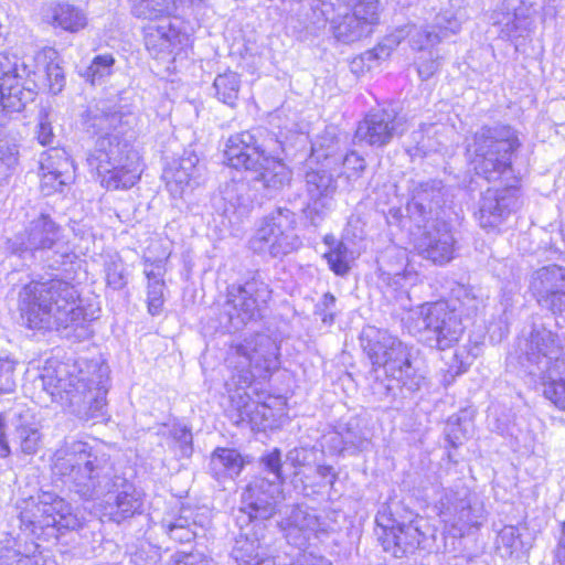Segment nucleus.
Masks as SVG:
<instances>
[{
    "label": "nucleus",
    "instance_id": "1",
    "mask_svg": "<svg viewBox=\"0 0 565 565\" xmlns=\"http://www.w3.org/2000/svg\"><path fill=\"white\" fill-rule=\"evenodd\" d=\"M51 471L86 500L107 498V514L118 523L141 511V494L114 476L108 456L86 441L65 439L51 457Z\"/></svg>",
    "mask_w": 565,
    "mask_h": 565
},
{
    "label": "nucleus",
    "instance_id": "2",
    "mask_svg": "<svg viewBox=\"0 0 565 565\" xmlns=\"http://www.w3.org/2000/svg\"><path fill=\"white\" fill-rule=\"evenodd\" d=\"M39 382L52 401L67 403L78 418L88 420L103 416L108 384L106 365L93 361L49 362Z\"/></svg>",
    "mask_w": 565,
    "mask_h": 565
},
{
    "label": "nucleus",
    "instance_id": "3",
    "mask_svg": "<svg viewBox=\"0 0 565 565\" xmlns=\"http://www.w3.org/2000/svg\"><path fill=\"white\" fill-rule=\"evenodd\" d=\"M76 288L62 279L32 281L20 294L23 324L34 330L77 328L85 321Z\"/></svg>",
    "mask_w": 565,
    "mask_h": 565
},
{
    "label": "nucleus",
    "instance_id": "4",
    "mask_svg": "<svg viewBox=\"0 0 565 565\" xmlns=\"http://www.w3.org/2000/svg\"><path fill=\"white\" fill-rule=\"evenodd\" d=\"M279 151H282L281 142L273 136L258 143L254 134L242 131L227 139L224 157L232 168L252 172L253 179L274 196L292 180V171L278 158Z\"/></svg>",
    "mask_w": 565,
    "mask_h": 565
},
{
    "label": "nucleus",
    "instance_id": "5",
    "mask_svg": "<svg viewBox=\"0 0 565 565\" xmlns=\"http://www.w3.org/2000/svg\"><path fill=\"white\" fill-rule=\"evenodd\" d=\"M119 121L117 114L94 117L93 127L105 131L95 143L87 158L88 164L96 170L100 183L108 190L129 189L140 179L142 168L138 151L128 143L120 142L117 136L108 134Z\"/></svg>",
    "mask_w": 565,
    "mask_h": 565
},
{
    "label": "nucleus",
    "instance_id": "6",
    "mask_svg": "<svg viewBox=\"0 0 565 565\" xmlns=\"http://www.w3.org/2000/svg\"><path fill=\"white\" fill-rule=\"evenodd\" d=\"M361 344L377 373L383 369L387 377L396 380L411 391H416L425 381L414 348L403 343L390 332L375 327H366L361 334Z\"/></svg>",
    "mask_w": 565,
    "mask_h": 565
},
{
    "label": "nucleus",
    "instance_id": "7",
    "mask_svg": "<svg viewBox=\"0 0 565 565\" xmlns=\"http://www.w3.org/2000/svg\"><path fill=\"white\" fill-rule=\"evenodd\" d=\"M519 147V138L511 127L483 126L473 134L468 152L476 172L491 181L511 168V156Z\"/></svg>",
    "mask_w": 565,
    "mask_h": 565
},
{
    "label": "nucleus",
    "instance_id": "8",
    "mask_svg": "<svg viewBox=\"0 0 565 565\" xmlns=\"http://www.w3.org/2000/svg\"><path fill=\"white\" fill-rule=\"evenodd\" d=\"M19 509L21 523L33 534L49 531V535H54L55 531L77 530L82 526L81 518L72 511L71 505L50 492L23 500Z\"/></svg>",
    "mask_w": 565,
    "mask_h": 565
},
{
    "label": "nucleus",
    "instance_id": "9",
    "mask_svg": "<svg viewBox=\"0 0 565 565\" xmlns=\"http://www.w3.org/2000/svg\"><path fill=\"white\" fill-rule=\"evenodd\" d=\"M296 225V214L288 209L279 207L260 221L249 239V247L260 255L284 257L301 246Z\"/></svg>",
    "mask_w": 565,
    "mask_h": 565
},
{
    "label": "nucleus",
    "instance_id": "10",
    "mask_svg": "<svg viewBox=\"0 0 565 565\" xmlns=\"http://www.w3.org/2000/svg\"><path fill=\"white\" fill-rule=\"evenodd\" d=\"M227 361L238 370V388L249 387L254 377H266L278 367V347L266 334H255L231 348Z\"/></svg>",
    "mask_w": 565,
    "mask_h": 565
},
{
    "label": "nucleus",
    "instance_id": "11",
    "mask_svg": "<svg viewBox=\"0 0 565 565\" xmlns=\"http://www.w3.org/2000/svg\"><path fill=\"white\" fill-rule=\"evenodd\" d=\"M415 327L430 347L439 350L452 347L463 332L460 319L444 301L422 305L416 311Z\"/></svg>",
    "mask_w": 565,
    "mask_h": 565
},
{
    "label": "nucleus",
    "instance_id": "12",
    "mask_svg": "<svg viewBox=\"0 0 565 565\" xmlns=\"http://www.w3.org/2000/svg\"><path fill=\"white\" fill-rule=\"evenodd\" d=\"M21 253H31L35 256L52 252L53 262L50 267L65 264L73 255L68 243L63 241L62 228L47 214H41L32 220L19 236Z\"/></svg>",
    "mask_w": 565,
    "mask_h": 565
},
{
    "label": "nucleus",
    "instance_id": "13",
    "mask_svg": "<svg viewBox=\"0 0 565 565\" xmlns=\"http://www.w3.org/2000/svg\"><path fill=\"white\" fill-rule=\"evenodd\" d=\"M270 298L269 286L256 277L243 285L231 286L227 289L224 312L232 328L237 330L249 321L262 318Z\"/></svg>",
    "mask_w": 565,
    "mask_h": 565
},
{
    "label": "nucleus",
    "instance_id": "14",
    "mask_svg": "<svg viewBox=\"0 0 565 565\" xmlns=\"http://www.w3.org/2000/svg\"><path fill=\"white\" fill-rule=\"evenodd\" d=\"M521 363L532 374H542L561 367L565 360L559 337L544 327H534L529 338L519 344Z\"/></svg>",
    "mask_w": 565,
    "mask_h": 565
},
{
    "label": "nucleus",
    "instance_id": "15",
    "mask_svg": "<svg viewBox=\"0 0 565 565\" xmlns=\"http://www.w3.org/2000/svg\"><path fill=\"white\" fill-rule=\"evenodd\" d=\"M471 492L462 482L443 489L437 502L443 522L462 535L481 524V510L471 503Z\"/></svg>",
    "mask_w": 565,
    "mask_h": 565
},
{
    "label": "nucleus",
    "instance_id": "16",
    "mask_svg": "<svg viewBox=\"0 0 565 565\" xmlns=\"http://www.w3.org/2000/svg\"><path fill=\"white\" fill-rule=\"evenodd\" d=\"M422 522L423 519H416L408 523H397L385 514L377 515L376 523L383 531L380 540L384 550L395 557L415 551L425 537Z\"/></svg>",
    "mask_w": 565,
    "mask_h": 565
},
{
    "label": "nucleus",
    "instance_id": "17",
    "mask_svg": "<svg viewBox=\"0 0 565 565\" xmlns=\"http://www.w3.org/2000/svg\"><path fill=\"white\" fill-rule=\"evenodd\" d=\"M530 288L537 302L553 315L565 311V268L551 265L537 269Z\"/></svg>",
    "mask_w": 565,
    "mask_h": 565
},
{
    "label": "nucleus",
    "instance_id": "18",
    "mask_svg": "<svg viewBox=\"0 0 565 565\" xmlns=\"http://www.w3.org/2000/svg\"><path fill=\"white\" fill-rule=\"evenodd\" d=\"M455 247L456 239L451 227L445 221L426 225L415 243L418 255L436 265L449 263L454 258Z\"/></svg>",
    "mask_w": 565,
    "mask_h": 565
},
{
    "label": "nucleus",
    "instance_id": "19",
    "mask_svg": "<svg viewBox=\"0 0 565 565\" xmlns=\"http://www.w3.org/2000/svg\"><path fill=\"white\" fill-rule=\"evenodd\" d=\"M280 494L277 482L256 478L242 494L239 512L247 521L269 519L275 512V504Z\"/></svg>",
    "mask_w": 565,
    "mask_h": 565
},
{
    "label": "nucleus",
    "instance_id": "20",
    "mask_svg": "<svg viewBox=\"0 0 565 565\" xmlns=\"http://www.w3.org/2000/svg\"><path fill=\"white\" fill-rule=\"evenodd\" d=\"M403 121L393 110L380 109L370 113L359 122L355 139L373 147L387 145L402 134Z\"/></svg>",
    "mask_w": 565,
    "mask_h": 565
},
{
    "label": "nucleus",
    "instance_id": "21",
    "mask_svg": "<svg viewBox=\"0 0 565 565\" xmlns=\"http://www.w3.org/2000/svg\"><path fill=\"white\" fill-rule=\"evenodd\" d=\"M521 206L519 190L505 188L488 189L481 199L478 221L483 228H494Z\"/></svg>",
    "mask_w": 565,
    "mask_h": 565
},
{
    "label": "nucleus",
    "instance_id": "22",
    "mask_svg": "<svg viewBox=\"0 0 565 565\" xmlns=\"http://www.w3.org/2000/svg\"><path fill=\"white\" fill-rule=\"evenodd\" d=\"M306 193L308 196V210L316 214H324L332 207L338 191L337 173L332 167L321 164L311 168L305 174Z\"/></svg>",
    "mask_w": 565,
    "mask_h": 565
},
{
    "label": "nucleus",
    "instance_id": "23",
    "mask_svg": "<svg viewBox=\"0 0 565 565\" xmlns=\"http://www.w3.org/2000/svg\"><path fill=\"white\" fill-rule=\"evenodd\" d=\"M32 99L31 89H24L17 73V64L0 53V107L10 113L21 111Z\"/></svg>",
    "mask_w": 565,
    "mask_h": 565
},
{
    "label": "nucleus",
    "instance_id": "24",
    "mask_svg": "<svg viewBox=\"0 0 565 565\" xmlns=\"http://www.w3.org/2000/svg\"><path fill=\"white\" fill-rule=\"evenodd\" d=\"M188 40L186 34L181 33L167 18L145 29L146 47L156 57L178 54Z\"/></svg>",
    "mask_w": 565,
    "mask_h": 565
},
{
    "label": "nucleus",
    "instance_id": "25",
    "mask_svg": "<svg viewBox=\"0 0 565 565\" xmlns=\"http://www.w3.org/2000/svg\"><path fill=\"white\" fill-rule=\"evenodd\" d=\"M530 8L524 0H503L492 14L493 24L500 26V35L516 39L523 35L529 26Z\"/></svg>",
    "mask_w": 565,
    "mask_h": 565
},
{
    "label": "nucleus",
    "instance_id": "26",
    "mask_svg": "<svg viewBox=\"0 0 565 565\" xmlns=\"http://www.w3.org/2000/svg\"><path fill=\"white\" fill-rule=\"evenodd\" d=\"M42 188L60 191L70 183L74 174L73 162L63 149L53 148L41 159Z\"/></svg>",
    "mask_w": 565,
    "mask_h": 565
},
{
    "label": "nucleus",
    "instance_id": "27",
    "mask_svg": "<svg viewBox=\"0 0 565 565\" xmlns=\"http://www.w3.org/2000/svg\"><path fill=\"white\" fill-rule=\"evenodd\" d=\"M34 84L40 89L56 95L65 85V75L58 62V54L52 47H45L35 56V70L33 71Z\"/></svg>",
    "mask_w": 565,
    "mask_h": 565
},
{
    "label": "nucleus",
    "instance_id": "28",
    "mask_svg": "<svg viewBox=\"0 0 565 565\" xmlns=\"http://www.w3.org/2000/svg\"><path fill=\"white\" fill-rule=\"evenodd\" d=\"M320 524L318 518L302 508L292 509L287 519L286 539L289 544L303 548L316 536Z\"/></svg>",
    "mask_w": 565,
    "mask_h": 565
},
{
    "label": "nucleus",
    "instance_id": "29",
    "mask_svg": "<svg viewBox=\"0 0 565 565\" xmlns=\"http://www.w3.org/2000/svg\"><path fill=\"white\" fill-rule=\"evenodd\" d=\"M3 423L13 427V433L25 430L29 427L41 426L36 418L34 409L24 403H15L0 416V458L10 455V447L3 430Z\"/></svg>",
    "mask_w": 565,
    "mask_h": 565
},
{
    "label": "nucleus",
    "instance_id": "30",
    "mask_svg": "<svg viewBox=\"0 0 565 565\" xmlns=\"http://www.w3.org/2000/svg\"><path fill=\"white\" fill-rule=\"evenodd\" d=\"M236 565H276L274 557L255 536L239 534L232 550Z\"/></svg>",
    "mask_w": 565,
    "mask_h": 565
},
{
    "label": "nucleus",
    "instance_id": "31",
    "mask_svg": "<svg viewBox=\"0 0 565 565\" xmlns=\"http://www.w3.org/2000/svg\"><path fill=\"white\" fill-rule=\"evenodd\" d=\"M196 157L190 154L173 161L164 169L163 179L172 195H182L184 190L190 185L196 174Z\"/></svg>",
    "mask_w": 565,
    "mask_h": 565
},
{
    "label": "nucleus",
    "instance_id": "32",
    "mask_svg": "<svg viewBox=\"0 0 565 565\" xmlns=\"http://www.w3.org/2000/svg\"><path fill=\"white\" fill-rule=\"evenodd\" d=\"M244 465L242 455L230 448L215 449L210 460V468L216 479L237 477Z\"/></svg>",
    "mask_w": 565,
    "mask_h": 565
},
{
    "label": "nucleus",
    "instance_id": "33",
    "mask_svg": "<svg viewBox=\"0 0 565 565\" xmlns=\"http://www.w3.org/2000/svg\"><path fill=\"white\" fill-rule=\"evenodd\" d=\"M220 196L223 201L222 207L225 214H243L250 203L248 185L244 181L231 180L226 182L220 190Z\"/></svg>",
    "mask_w": 565,
    "mask_h": 565
},
{
    "label": "nucleus",
    "instance_id": "34",
    "mask_svg": "<svg viewBox=\"0 0 565 565\" xmlns=\"http://www.w3.org/2000/svg\"><path fill=\"white\" fill-rule=\"evenodd\" d=\"M46 18L53 26H58L73 33L84 29L87 24L85 14L68 3L53 6L50 8Z\"/></svg>",
    "mask_w": 565,
    "mask_h": 565
},
{
    "label": "nucleus",
    "instance_id": "35",
    "mask_svg": "<svg viewBox=\"0 0 565 565\" xmlns=\"http://www.w3.org/2000/svg\"><path fill=\"white\" fill-rule=\"evenodd\" d=\"M340 148L337 129L329 127L312 142L311 156L318 161H324L328 167L337 166L341 159Z\"/></svg>",
    "mask_w": 565,
    "mask_h": 565
},
{
    "label": "nucleus",
    "instance_id": "36",
    "mask_svg": "<svg viewBox=\"0 0 565 565\" xmlns=\"http://www.w3.org/2000/svg\"><path fill=\"white\" fill-rule=\"evenodd\" d=\"M332 32L334 38L343 43L359 41L372 33L361 21H358L350 11H345L333 18Z\"/></svg>",
    "mask_w": 565,
    "mask_h": 565
},
{
    "label": "nucleus",
    "instance_id": "37",
    "mask_svg": "<svg viewBox=\"0 0 565 565\" xmlns=\"http://www.w3.org/2000/svg\"><path fill=\"white\" fill-rule=\"evenodd\" d=\"M544 382V396L559 409H565V360L561 367L541 374Z\"/></svg>",
    "mask_w": 565,
    "mask_h": 565
},
{
    "label": "nucleus",
    "instance_id": "38",
    "mask_svg": "<svg viewBox=\"0 0 565 565\" xmlns=\"http://www.w3.org/2000/svg\"><path fill=\"white\" fill-rule=\"evenodd\" d=\"M350 8V13L361 21L371 32L380 22L381 7L379 0H338Z\"/></svg>",
    "mask_w": 565,
    "mask_h": 565
},
{
    "label": "nucleus",
    "instance_id": "39",
    "mask_svg": "<svg viewBox=\"0 0 565 565\" xmlns=\"http://www.w3.org/2000/svg\"><path fill=\"white\" fill-rule=\"evenodd\" d=\"M131 13L143 20H162L172 11V0H129Z\"/></svg>",
    "mask_w": 565,
    "mask_h": 565
},
{
    "label": "nucleus",
    "instance_id": "40",
    "mask_svg": "<svg viewBox=\"0 0 565 565\" xmlns=\"http://www.w3.org/2000/svg\"><path fill=\"white\" fill-rule=\"evenodd\" d=\"M213 88L218 100L233 107L238 99L241 88L239 75L232 71L218 74L213 82Z\"/></svg>",
    "mask_w": 565,
    "mask_h": 565
},
{
    "label": "nucleus",
    "instance_id": "41",
    "mask_svg": "<svg viewBox=\"0 0 565 565\" xmlns=\"http://www.w3.org/2000/svg\"><path fill=\"white\" fill-rule=\"evenodd\" d=\"M443 198L440 182L430 181L420 183L413 193V201L419 210L431 212L434 206H438Z\"/></svg>",
    "mask_w": 565,
    "mask_h": 565
},
{
    "label": "nucleus",
    "instance_id": "42",
    "mask_svg": "<svg viewBox=\"0 0 565 565\" xmlns=\"http://www.w3.org/2000/svg\"><path fill=\"white\" fill-rule=\"evenodd\" d=\"M497 546L508 556H519L524 551L520 529L514 525L504 526L498 534Z\"/></svg>",
    "mask_w": 565,
    "mask_h": 565
},
{
    "label": "nucleus",
    "instance_id": "43",
    "mask_svg": "<svg viewBox=\"0 0 565 565\" xmlns=\"http://www.w3.org/2000/svg\"><path fill=\"white\" fill-rule=\"evenodd\" d=\"M41 426L29 427L25 430L13 433V443L24 455H34L42 445Z\"/></svg>",
    "mask_w": 565,
    "mask_h": 565
},
{
    "label": "nucleus",
    "instance_id": "44",
    "mask_svg": "<svg viewBox=\"0 0 565 565\" xmlns=\"http://www.w3.org/2000/svg\"><path fill=\"white\" fill-rule=\"evenodd\" d=\"M343 170L337 172V177L343 175L349 184H352L359 180L366 168L365 159L355 151L347 153L343 158L341 157Z\"/></svg>",
    "mask_w": 565,
    "mask_h": 565
},
{
    "label": "nucleus",
    "instance_id": "45",
    "mask_svg": "<svg viewBox=\"0 0 565 565\" xmlns=\"http://www.w3.org/2000/svg\"><path fill=\"white\" fill-rule=\"evenodd\" d=\"M284 401L280 397H267L266 399H262V396L257 395L256 401L252 402H245L242 406L241 414L242 416H248L250 419H254L252 417V414L256 412L257 414H260L264 419H269L274 416L271 413L273 407L275 406H282Z\"/></svg>",
    "mask_w": 565,
    "mask_h": 565
},
{
    "label": "nucleus",
    "instance_id": "46",
    "mask_svg": "<svg viewBox=\"0 0 565 565\" xmlns=\"http://www.w3.org/2000/svg\"><path fill=\"white\" fill-rule=\"evenodd\" d=\"M443 36H445V34L440 35L431 30L414 28L409 32V43L413 50L428 53L433 51L431 49L435 45L440 43Z\"/></svg>",
    "mask_w": 565,
    "mask_h": 565
},
{
    "label": "nucleus",
    "instance_id": "47",
    "mask_svg": "<svg viewBox=\"0 0 565 565\" xmlns=\"http://www.w3.org/2000/svg\"><path fill=\"white\" fill-rule=\"evenodd\" d=\"M115 63L114 57L110 54L97 55L90 65L86 68L83 76L92 85H95L105 76L111 73V67Z\"/></svg>",
    "mask_w": 565,
    "mask_h": 565
},
{
    "label": "nucleus",
    "instance_id": "48",
    "mask_svg": "<svg viewBox=\"0 0 565 565\" xmlns=\"http://www.w3.org/2000/svg\"><path fill=\"white\" fill-rule=\"evenodd\" d=\"M15 362L9 358H0V395L11 394L17 387Z\"/></svg>",
    "mask_w": 565,
    "mask_h": 565
},
{
    "label": "nucleus",
    "instance_id": "49",
    "mask_svg": "<svg viewBox=\"0 0 565 565\" xmlns=\"http://www.w3.org/2000/svg\"><path fill=\"white\" fill-rule=\"evenodd\" d=\"M330 268L337 275H345L349 270L348 264V247L343 243H338L337 246L324 255Z\"/></svg>",
    "mask_w": 565,
    "mask_h": 565
},
{
    "label": "nucleus",
    "instance_id": "50",
    "mask_svg": "<svg viewBox=\"0 0 565 565\" xmlns=\"http://www.w3.org/2000/svg\"><path fill=\"white\" fill-rule=\"evenodd\" d=\"M164 287V281L156 280L148 282V310L152 316L158 315L162 310Z\"/></svg>",
    "mask_w": 565,
    "mask_h": 565
},
{
    "label": "nucleus",
    "instance_id": "51",
    "mask_svg": "<svg viewBox=\"0 0 565 565\" xmlns=\"http://www.w3.org/2000/svg\"><path fill=\"white\" fill-rule=\"evenodd\" d=\"M260 462L265 467V469L273 475V480L277 482L279 486L284 481V477L281 473V452L279 449H274L270 452L264 455L260 459Z\"/></svg>",
    "mask_w": 565,
    "mask_h": 565
},
{
    "label": "nucleus",
    "instance_id": "52",
    "mask_svg": "<svg viewBox=\"0 0 565 565\" xmlns=\"http://www.w3.org/2000/svg\"><path fill=\"white\" fill-rule=\"evenodd\" d=\"M167 533L169 536L180 543L191 542L195 533L186 524V520L180 518L167 525Z\"/></svg>",
    "mask_w": 565,
    "mask_h": 565
},
{
    "label": "nucleus",
    "instance_id": "53",
    "mask_svg": "<svg viewBox=\"0 0 565 565\" xmlns=\"http://www.w3.org/2000/svg\"><path fill=\"white\" fill-rule=\"evenodd\" d=\"M106 280L108 286L114 289H122L126 284L124 266L119 262H110L106 265Z\"/></svg>",
    "mask_w": 565,
    "mask_h": 565
},
{
    "label": "nucleus",
    "instance_id": "54",
    "mask_svg": "<svg viewBox=\"0 0 565 565\" xmlns=\"http://www.w3.org/2000/svg\"><path fill=\"white\" fill-rule=\"evenodd\" d=\"M428 58H424L423 56L418 57L417 61V71L422 79L426 81L430 78L439 68L438 54L433 51L428 52Z\"/></svg>",
    "mask_w": 565,
    "mask_h": 565
},
{
    "label": "nucleus",
    "instance_id": "55",
    "mask_svg": "<svg viewBox=\"0 0 565 565\" xmlns=\"http://www.w3.org/2000/svg\"><path fill=\"white\" fill-rule=\"evenodd\" d=\"M172 437L180 450V454L183 457H190L193 451L191 431L185 427H174L172 430Z\"/></svg>",
    "mask_w": 565,
    "mask_h": 565
},
{
    "label": "nucleus",
    "instance_id": "56",
    "mask_svg": "<svg viewBox=\"0 0 565 565\" xmlns=\"http://www.w3.org/2000/svg\"><path fill=\"white\" fill-rule=\"evenodd\" d=\"M35 135L39 143H41L42 146H49L53 143L55 136L47 114H43L40 116Z\"/></svg>",
    "mask_w": 565,
    "mask_h": 565
},
{
    "label": "nucleus",
    "instance_id": "57",
    "mask_svg": "<svg viewBox=\"0 0 565 565\" xmlns=\"http://www.w3.org/2000/svg\"><path fill=\"white\" fill-rule=\"evenodd\" d=\"M172 565H209V561L200 553L178 552L172 556Z\"/></svg>",
    "mask_w": 565,
    "mask_h": 565
},
{
    "label": "nucleus",
    "instance_id": "58",
    "mask_svg": "<svg viewBox=\"0 0 565 565\" xmlns=\"http://www.w3.org/2000/svg\"><path fill=\"white\" fill-rule=\"evenodd\" d=\"M466 428H461V424L457 419L456 422L449 420L446 428V435L449 443L454 447H458L462 444V440L466 438Z\"/></svg>",
    "mask_w": 565,
    "mask_h": 565
},
{
    "label": "nucleus",
    "instance_id": "59",
    "mask_svg": "<svg viewBox=\"0 0 565 565\" xmlns=\"http://www.w3.org/2000/svg\"><path fill=\"white\" fill-rule=\"evenodd\" d=\"M374 374V382L371 385L372 394L379 399V401H385L387 399L393 392V387L390 383H385L384 381H381L379 379L377 373Z\"/></svg>",
    "mask_w": 565,
    "mask_h": 565
},
{
    "label": "nucleus",
    "instance_id": "60",
    "mask_svg": "<svg viewBox=\"0 0 565 565\" xmlns=\"http://www.w3.org/2000/svg\"><path fill=\"white\" fill-rule=\"evenodd\" d=\"M19 153L18 146L15 143L9 142L4 138H0V159L7 161L8 164L14 163L17 161V156Z\"/></svg>",
    "mask_w": 565,
    "mask_h": 565
},
{
    "label": "nucleus",
    "instance_id": "61",
    "mask_svg": "<svg viewBox=\"0 0 565 565\" xmlns=\"http://www.w3.org/2000/svg\"><path fill=\"white\" fill-rule=\"evenodd\" d=\"M342 439L347 446L353 447L359 450L365 449L369 445V439L364 435L355 434L351 429L347 430Z\"/></svg>",
    "mask_w": 565,
    "mask_h": 565
},
{
    "label": "nucleus",
    "instance_id": "62",
    "mask_svg": "<svg viewBox=\"0 0 565 565\" xmlns=\"http://www.w3.org/2000/svg\"><path fill=\"white\" fill-rule=\"evenodd\" d=\"M310 451L306 448H294L287 454V461L294 467H301L308 463Z\"/></svg>",
    "mask_w": 565,
    "mask_h": 565
},
{
    "label": "nucleus",
    "instance_id": "63",
    "mask_svg": "<svg viewBox=\"0 0 565 565\" xmlns=\"http://www.w3.org/2000/svg\"><path fill=\"white\" fill-rule=\"evenodd\" d=\"M334 303L335 297L332 294L327 292L323 295L321 303L318 306V308L321 310L320 315H322L323 322H333L334 317L333 313L330 312V309L334 306Z\"/></svg>",
    "mask_w": 565,
    "mask_h": 565
},
{
    "label": "nucleus",
    "instance_id": "64",
    "mask_svg": "<svg viewBox=\"0 0 565 565\" xmlns=\"http://www.w3.org/2000/svg\"><path fill=\"white\" fill-rule=\"evenodd\" d=\"M145 275L148 278V282L150 281H163V268L158 264L153 266V264H150V267L147 265L145 268Z\"/></svg>",
    "mask_w": 565,
    "mask_h": 565
}]
</instances>
